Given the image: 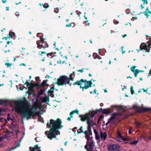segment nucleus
Returning a JSON list of instances; mask_svg holds the SVG:
<instances>
[{
  "instance_id": "57",
  "label": "nucleus",
  "mask_w": 151,
  "mask_h": 151,
  "mask_svg": "<svg viewBox=\"0 0 151 151\" xmlns=\"http://www.w3.org/2000/svg\"><path fill=\"white\" fill-rule=\"evenodd\" d=\"M57 63L58 64H60L62 63V61L61 60H58L57 61Z\"/></svg>"
},
{
  "instance_id": "19",
  "label": "nucleus",
  "mask_w": 151,
  "mask_h": 151,
  "mask_svg": "<svg viewBox=\"0 0 151 151\" xmlns=\"http://www.w3.org/2000/svg\"><path fill=\"white\" fill-rule=\"evenodd\" d=\"M48 81V80H45L43 81L42 83L40 84V88L45 87V86H48V85L47 83V82Z\"/></svg>"
},
{
  "instance_id": "31",
  "label": "nucleus",
  "mask_w": 151,
  "mask_h": 151,
  "mask_svg": "<svg viewBox=\"0 0 151 151\" xmlns=\"http://www.w3.org/2000/svg\"><path fill=\"white\" fill-rule=\"evenodd\" d=\"M43 7L45 8H48L49 7V5L47 3H45L44 4H42Z\"/></svg>"
},
{
  "instance_id": "28",
  "label": "nucleus",
  "mask_w": 151,
  "mask_h": 151,
  "mask_svg": "<svg viewBox=\"0 0 151 151\" xmlns=\"http://www.w3.org/2000/svg\"><path fill=\"white\" fill-rule=\"evenodd\" d=\"M46 90V88H45L44 89L42 90L40 89L38 93V94L39 95H41L43 94V93Z\"/></svg>"
},
{
  "instance_id": "10",
  "label": "nucleus",
  "mask_w": 151,
  "mask_h": 151,
  "mask_svg": "<svg viewBox=\"0 0 151 151\" xmlns=\"http://www.w3.org/2000/svg\"><path fill=\"white\" fill-rule=\"evenodd\" d=\"M123 116V114L118 113H114L111 114V117L109 119V120L111 121L115 119L121 118Z\"/></svg>"
},
{
  "instance_id": "36",
  "label": "nucleus",
  "mask_w": 151,
  "mask_h": 151,
  "mask_svg": "<svg viewBox=\"0 0 151 151\" xmlns=\"http://www.w3.org/2000/svg\"><path fill=\"white\" fill-rule=\"evenodd\" d=\"M38 121H39L41 122L44 123V121H43V119H42V118L41 117H40L38 119Z\"/></svg>"
},
{
  "instance_id": "55",
  "label": "nucleus",
  "mask_w": 151,
  "mask_h": 151,
  "mask_svg": "<svg viewBox=\"0 0 151 151\" xmlns=\"http://www.w3.org/2000/svg\"><path fill=\"white\" fill-rule=\"evenodd\" d=\"M142 90H143V91L144 92H146V93L147 92V89L145 90V89L144 88H143L142 89Z\"/></svg>"
},
{
  "instance_id": "52",
  "label": "nucleus",
  "mask_w": 151,
  "mask_h": 151,
  "mask_svg": "<svg viewBox=\"0 0 151 151\" xmlns=\"http://www.w3.org/2000/svg\"><path fill=\"white\" fill-rule=\"evenodd\" d=\"M104 116L103 115H101L99 117V119H102L103 117Z\"/></svg>"
},
{
  "instance_id": "42",
  "label": "nucleus",
  "mask_w": 151,
  "mask_h": 151,
  "mask_svg": "<svg viewBox=\"0 0 151 151\" xmlns=\"http://www.w3.org/2000/svg\"><path fill=\"white\" fill-rule=\"evenodd\" d=\"M92 82L91 81V80L90 81L89 85L88 86V88H90V87H91L92 85Z\"/></svg>"
},
{
  "instance_id": "9",
  "label": "nucleus",
  "mask_w": 151,
  "mask_h": 151,
  "mask_svg": "<svg viewBox=\"0 0 151 151\" xmlns=\"http://www.w3.org/2000/svg\"><path fill=\"white\" fill-rule=\"evenodd\" d=\"M88 130L84 132L83 131H82V132L83 133H84L85 134V137L88 140V142H89L88 141V140L90 138V135L91 134V127L90 126V123H88Z\"/></svg>"
},
{
  "instance_id": "22",
  "label": "nucleus",
  "mask_w": 151,
  "mask_h": 151,
  "mask_svg": "<svg viewBox=\"0 0 151 151\" xmlns=\"http://www.w3.org/2000/svg\"><path fill=\"white\" fill-rule=\"evenodd\" d=\"M28 90L29 92L31 93L33 92L34 90V88L33 85L31 84L30 85L28 86Z\"/></svg>"
},
{
  "instance_id": "4",
  "label": "nucleus",
  "mask_w": 151,
  "mask_h": 151,
  "mask_svg": "<svg viewBox=\"0 0 151 151\" xmlns=\"http://www.w3.org/2000/svg\"><path fill=\"white\" fill-rule=\"evenodd\" d=\"M61 123H47V125L49 126L52 127L50 129L49 133L47 134V137L51 139L54 137H55V134H59L60 132L58 130L63 127Z\"/></svg>"
},
{
  "instance_id": "47",
  "label": "nucleus",
  "mask_w": 151,
  "mask_h": 151,
  "mask_svg": "<svg viewBox=\"0 0 151 151\" xmlns=\"http://www.w3.org/2000/svg\"><path fill=\"white\" fill-rule=\"evenodd\" d=\"M150 76H151V69H150L149 71V73L147 76V77H148Z\"/></svg>"
},
{
  "instance_id": "2",
  "label": "nucleus",
  "mask_w": 151,
  "mask_h": 151,
  "mask_svg": "<svg viewBox=\"0 0 151 151\" xmlns=\"http://www.w3.org/2000/svg\"><path fill=\"white\" fill-rule=\"evenodd\" d=\"M100 111L104 114H108L111 113L109 109H103L101 108L99 109H96L95 110H90L88 113H86L84 115H79V117L82 122L86 121V123H94L93 119L95 115Z\"/></svg>"
},
{
  "instance_id": "60",
  "label": "nucleus",
  "mask_w": 151,
  "mask_h": 151,
  "mask_svg": "<svg viewBox=\"0 0 151 151\" xmlns=\"http://www.w3.org/2000/svg\"><path fill=\"white\" fill-rule=\"evenodd\" d=\"M78 14H77L78 15L79 17L80 16V14H81V12H80L79 11L78 12Z\"/></svg>"
},
{
  "instance_id": "33",
  "label": "nucleus",
  "mask_w": 151,
  "mask_h": 151,
  "mask_svg": "<svg viewBox=\"0 0 151 151\" xmlns=\"http://www.w3.org/2000/svg\"><path fill=\"white\" fill-rule=\"evenodd\" d=\"M138 141L137 140H135L133 142H130V143L131 145H135L138 143Z\"/></svg>"
},
{
  "instance_id": "41",
  "label": "nucleus",
  "mask_w": 151,
  "mask_h": 151,
  "mask_svg": "<svg viewBox=\"0 0 151 151\" xmlns=\"http://www.w3.org/2000/svg\"><path fill=\"white\" fill-rule=\"evenodd\" d=\"M8 35L9 36H8L6 37H3L2 39H4L5 40H7L8 38H9V33L8 34Z\"/></svg>"
},
{
  "instance_id": "1",
  "label": "nucleus",
  "mask_w": 151,
  "mask_h": 151,
  "mask_svg": "<svg viewBox=\"0 0 151 151\" xmlns=\"http://www.w3.org/2000/svg\"><path fill=\"white\" fill-rule=\"evenodd\" d=\"M26 100L18 101L17 103L15 111L28 119L33 118L38 114L37 111L38 107L37 102H35L32 107L29 108Z\"/></svg>"
},
{
  "instance_id": "39",
  "label": "nucleus",
  "mask_w": 151,
  "mask_h": 151,
  "mask_svg": "<svg viewBox=\"0 0 151 151\" xmlns=\"http://www.w3.org/2000/svg\"><path fill=\"white\" fill-rule=\"evenodd\" d=\"M24 84V85H27V86H28L29 85L31 84V83H29L27 81Z\"/></svg>"
},
{
  "instance_id": "21",
  "label": "nucleus",
  "mask_w": 151,
  "mask_h": 151,
  "mask_svg": "<svg viewBox=\"0 0 151 151\" xmlns=\"http://www.w3.org/2000/svg\"><path fill=\"white\" fill-rule=\"evenodd\" d=\"M50 123H62V121L59 118H58L55 120L52 119H51L50 120Z\"/></svg>"
},
{
  "instance_id": "44",
  "label": "nucleus",
  "mask_w": 151,
  "mask_h": 151,
  "mask_svg": "<svg viewBox=\"0 0 151 151\" xmlns=\"http://www.w3.org/2000/svg\"><path fill=\"white\" fill-rule=\"evenodd\" d=\"M124 48V46H122L121 47V50L122 51V54H123V53H124L125 52V51H123V50Z\"/></svg>"
},
{
  "instance_id": "40",
  "label": "nucleus",
  "mask_w": 151,
  "mask_h": 151,
  "mask_svg": "<svg viewBox=\"0 0 151 151\" xmlns=\"http://www.w3.org/2000/svg\"><path fill=\"white\" fill-rule=\"evenodd\" d=\"M69 116H70V117H68L67 119V120L69 121H70V120H71V118H72L73 116V115H72V116H70V115H69Z\"/></svg>"
},
{
  "instance_id": "20",
  "label": "nucleus",
  "mask_w": 151,
  "mask_h": 151,
  "mask_svg": "<svg viewBox=\"0 0 151 151\" xmlns=\"http://www.w3.org/2000/svg\"><path fill=\"white\" fill-rule=\"evenodd\" d=\"M41 101L43 103H45L48 102L49 101V96H46L43 98L41 100Z\"/></svg>"
},
{
  "instance_id": "11",
  "label": "nucleus",
  "mask_w": 151,
  "mask_h": 151,
  "mask_svg": "<svg viewBox=\"0 0 151 151\" xmlns=\"http://www.w3.org/2000/svg\"><path fill=\"white\" fill-rule=\"evenodd\" d=\"M119 148V146L117 144H114L109 145L108 149L109 150H114L118 149Z\"/></svg>"
},
{
  "instance_id": "56",
  "label": "nucleus",
  "mask_w": 151,
  "mask_h": 151,
  "mask_svg": "<svg viewBox=\"0 0 151 151\" xmlns=\"http://www.w3.org/2000/svg\"><path fill=\"white\" fill-rule=\"evenodd\" d=\"M2 1L3 3H5L7 1V0H2Z\"/></svg>"
},
{
  "instance_id": "63",
  "label": "nucleus",
  "mask_w": 151,
  "mask_h": 151,
  "mask_svg": "<svg viewBox=\"0 0 151 151\" xmlns=\"http://www.w3.org/2000/svg\"><path fill=\"white\" fill-rule=\"evenodd\" d=\"M96 90L95 89L94 90V93H95V94H96Z\"/></svg>"
},
{
  "instance_id": "45",
  "label": "nucleus",
  "mask_w": 151,
  "mask_h": 151,
  "mask_svg": "<svg viewBox=\"0 0 151 151\" xmlns=\"http://www.w3.org/2000/svg\"><path fill=\"white\" fill-rule=\"evenodd\" d=\"M135 125L137 127H139L141 126V123H136Z\"/></svg>"
},
{
  "instance_id": "24",
  "label": "nucleus",
  "mask_w": 151,
  "mask_h": 151,
  "mask_svg": "<svg viewBox=\"0 0 151 151\" xmlns=\"http://www.w3.org/2000/svg\"><path fill=\"white\" fill-rule=\"evenodd\" d=\"M16 37L15 33L11 31H10V38L12 39L13 40H15Z\"/></svg>"
},
{
  "instance_id": "49",
  "label": "nucleus",
  "mask_w": 151,
  "mask_h": 151,
  "mask_svg": "<svg viewBox=\"0 0 151 151\" xmlns=\"http://www.w3.org/2000/svg\"><path fill=\"white\" fill-rule=\"evenodd\" d=\"M15 14L17 17H18L19 15V12H16V13H15Z\"/></svg>"
},
{
  "instance_id": "7",
  "label": "nucleus",
  "mask_w": 151,
  "mask_h": 151,
  "mask_svg": "<svg viewBox=\"0 0 151 151\" xmlns=\"http://www.w3.org/2000/svg\"><path fill=\"white\" fill-rule=\"evenodd\" d=\"M134 109H136V112L138 113H140L142 112H148L151 110V109L150 108L143 107H140L139 106H137L134 107Z\"/></svg>"
},
{
  "instance_id": "17",
  "label": "nucleus",
  "mask_w": 151,
  "mask_h": 151,
  "mask_svg": "<svg viewBox=\"0 0 151 151\" xmlns=\"http://www.w3.org/2000/svg\"><path fill=\"white\" fill-rule=\"evenodd\" d=\"M100 137L104 140H105L107 137L106 133L105 132H101L100 133Z\"/></svg>"
},
{
  "instance_id": "51",
  "label": "nucleus",
  "mask_w": 151,
  "mask_h": 151,
  "mask_svg": "<svg viewBox=\"0 0 151 151\" xmlns=\"http://www.w3.org/2000/svg\"><path fill=\"white\" fill-rule=\"evenodd\" d=\"M5 65H7V67H9V63L6 62L5 63Z\"/></svg>"
},
{
  "instance_id": "50",
  "label": "nucleus",
  "mask_w": 151,
  "mask_h": 151,
  "mask_svg": "<svg viewBox=\"0 0 151 151\" xmlns=\"http://www.w3.org/2000/svg\"><path fill=\"white\" fill-rule=\"evenodd\" d=\"M7 119L8 121H9V114H7Z\"/></svg>"
},
{
  "instance_id": "25",
  "label": "nucleus",
  "mask_w": 151,
  "mask_h": 151,
  "mask_svg": "<svg viewBox=\"0 0 151 151\" xmlns=\"http://www.w3.org/2000/svg\"><path fill=\"white\" fill-rule=\"evenodd\" d=\"M116 108L118 110H121L123 111H124L126 110V109L124 108L123 106L121 105L116 106Z\"/></svg>"
},
{
  "instance_id": "12",
  "label": "nucleus",
  "mask_w": 151,
  "mask_h": 151,
  "mask_svg": "<svg viewBox=\"0 0 151 151\" xmlns=\"http://www.w3.org/2000/svg\"><path fill=\"white\" fill-rule=\"evenodd\" d=\"M53 53V52H52L47 54L46 52L45 51H42L41 53H40V52H39V55H41V56H43V54H46V57H48L51 58H52L54 56Z\"/></svg>"
},
{
  "instance_id": "27",
  "label": "nucleus",
  "mask_w": 151,
  "mask_h": 151,
  "mask_svg": "<svg viewBox=\"0 0 151 151\" xmlns=\"http://www.w3.org/2000/svg\"><path fill=\"white\" fill-rule=\"evenodd\" d=\"M75 113H76L78 114H79V111L77 109H76L75 110H74L73 111H71L70 113V116H72V115Z\"/></svg>"
},
{
  "instance_id": "6",
  "label": "nucleus",
  "mask_w": 151,
  "mask_h": 151,
  "mask_svg": "<svg viewBox=\"0 0 151 151\" xmlns=\"http://www.w3.org/2000/svg\"><path fill=\"white\" fill-rule=\"evenodd\" d=\"M40 40H38L36 42L37 45V47L38 48L41 49L43 48L44 49H45V48L49 47L48 44L47 42L45 41V39H44L42 36H40Z\"/></svg>"
},
{
  "instance_id": "46",
  "label": "nucleus",
  "mask_w": 151,
  "mask_h": 151,
  "mask_svg": "<svg viewBox=\"0 0 151 151\" xmlns=\"http://www.w3.org/2000/svg\"><path fill=\"white\" fill-rule=\"evenodd\" d=\"M121 139H122V140H124V141H126L127 140V139L126 138H125V137H122L121 138Z\"/></svg>"
},
{
  "instance_id": "53",
  "label": "nucleus",
  "mask_w": 151,
  "mask_h": 151,
  "mask_svg": "<svg viewBox=\"0 0 151 151\" xmlns=\"http://www.w3.org/2000/svg\"><path fill=\"white\" fill-rule=\"evenodd\" d=\"M136 70H137L138 71V73H139V72H144V71L143 70H139L137 69H136Z\"/></svg>"
},
{
  "instance_id": "58",
  "label": "nucleus",
  "mask_w": 151,
  "mask_h": 151,
  "mask_svg": "<svg viewBox=\"0 0 151 151\" xmlns=\"http://www.w3.org/2000/svg\"><path fill=\"white\" fill-rule=\"evenodd\" d=\"M22 65H23L24 66H26L25 64L24 63H21V64H20V66H21Z\"/></svg>"
},
{
  "instance_id": "29",
  "label": "nucleus",
  "mask_w": 151,
  "mask_h": 151,
  "mask_svg": "<svg viewBox=\"0 0 151 151\" xmlns=\"http://www.w3.org/2000/svg\"><path fill=\"white\" fill-rule=\"evenodd\" d=\"M130 91L131 94L132 95L134 93V91L133 90V87L132 86H131L130 87Z\"/></svg>"
},
{
  "instance_id": "32",
  "label": "nucleus",
  "mask_w": 151,
  "mask_h": 151,
  "mask_svg": "<svg viewBox=\"0 0 151 151\" xmlns=\"http://www.w3.org/2000/svg\"><path fill=\"white\" fill-rule=\"evenodd\" d=\"M93 58L95 59H96L97 58L98 55L96 53H93Z\"/></svg>"
},
{
  "instance_id": "59",
  "label": "nucleus",
  "mask_w": 151,
  "mask_h": 151,
  "mask_svg": "<svg viewBox=\"0 0 151 151\" xmlns=\"http://www.w3.org/2000/svg\"><path fill=\"white\" fill-rule=\"evenodd\" d=\"M82 127H81L80 128V129H79V130H80V132H79V133H81V132L82 131H83L82 130Z\"/></svg>"
},
{
  "instance_id": "62",
  "label": "nucleus",
  "mask_w": 151,
  "mask_h": 151,
  "mask_svg": "<svg viewBox=\"0 0 151 151\" xmlns=\"http://www.w3.org/2000/svg\"><path fill=\"white\" fill-rule=\"evenodd\" d=\"M21 3V1H19V2H16L15 4L16 5H17L18 4H20Z\"/></svg>"
},
{
  "instance_id": "37",
  "label": "nucleus",
  "mask_w": 151,
  "mask_h": 151,
  "mask_svg": "<svg viewBox=\"0 0 151 151\" xmlns=\"http://www.w3.org/2000/svg\"><path fill=\"white\" fill-rule=\"evenodd\" d=\"M5 111V110L4 108H0V115H1L2 112L4 111Z\"/></svg>"
},
{
  "instance_id": "13",
  "label": "nucleus",
  "mask_w": 151,
  "mask_h": 151,
  "mask_svg": "<svg viewBox=\"0 0 151 151\" xmlns=\"http://www.w3.org/2000/svg\"><path fill=\"white\" fill-rule=\"evenodd\" d=\"M136 67L135 66H133L130 68L131 71L134 73V76L135 77H137V74L139 73L138 71L136 69L135 70Z\"/></svg>"
},
{
  "instance_id": "8",
  "label": "nucleus",
  "mask_w": 151,
  "mask_h": 151,
  "mask_svg": "<svg viewBox=\"0 0 151 151\" xmlns=\"http://www.w3.org/2000/svg\"><path fill=\"white\" fill-rule=\"evenodd\" d=\"M94 142L91 141V142H87L86 145L85 146V148L87 151H92V150L94 146Z\"/></svg>"
},
{
  "instance_id": "43",
  "label": "nucleus",
  "mask_w": 151,
  "mask_h": 151,
  "mask_svg": "<svg viewBox=\"0 0 151 151\" xmlns=\"http://www.w3.org/2000/svg\"><path fill=\"white\" fill-rule=\"evenodd\" d=\"M35 80L36 82H38L40 80V77L38 76L37 77L35 78Z\"/></svg>"
},
{
  "instance_id": "64",
  "label": "nucleus",
  "mask_w": 151,
  "mask_h": 151,
  "mask_svg": "<svg viewBox=\"0 0 151 151\" xmlns=\"http://www.w3.org/2000/svg\"><path fill=\"white\" fill-rule=\"evenodd\" d=\"M141 9H142L143 8H144V6H143V4H142L141 5Z\"/></svg>"
},
{
  "instance_id": "14",
  "label": "nucleus",
  "mask_w": 151,
  "mask_h": 151,
  "mask_svg": "<svg viewBox=\"0 0 151 151\" xmlns=\"http://www.w3.org/2000/svg\"><path fill=\"white\" fill-rule=\"evenodd\" d=\"M29 150L30 151H41V149H40V147H38V145H36L34 147H29Z\"/></svg>"
},
{
  "instance_id": "34",
  "label": "nucleus",
  "mask_w": 151,
  "mask_h": 151,
  "mask_svg": "<svg viewBox=\"0 0 151 151\" xmlns=\"http://www.w3.org/2000/svg\"><path fill=\"white\" fill-rule=\"evenodd\" d=\"M148 10V8H147L146 9V10L145 11V15L147 16V18L148 17V14H147V13H150V11H148V12H147V11Z\"/></svg>"
},
{
  "instance_id": "15",
  "label": "nucleus",
  "mask_w": 151,
  "mask_h": 151,
  "mask_svg": "<svg viewBox=\"0 0 151 151\" xmlns=\"http://www.w3.org/2000/svg\"><path fill=\"white\" fill-rule=\"evenodd\" d=\"M8 104L7 101L5 99H0V105L6 106Z\"/></svg>"
},
{
  "instance_id": "23",
  "label": "nucleus",
  "mask_w": 151,
  "mask_h": 151,
  "mask_svg": "<svg viewBox=\"0 0 151 151\" xmlns=\"http://www.w3.org/2000/svg\"><path fill=\"white\" fill-rule=\"evenodd\" d=\"M94 133L95 134V138L96 140H98L99 139L100 137L99 136L98 132L96 131V129L94 130Z\"/></svg>"
},
{
  "instance_id": "54",
  "label": "nucleus",
  "mask_w": 151,
  "mask_h": 151,
  "mask_svg": "<svg viewBox=\"0 0 151 151\" xmlns=\"http://www.w3.org/2000/svg\"><path fill=\"white\" fill-rule=\"evenodd\" d=\"M132 129V128L131 127L130 128V129L129 130V134H131V133H132V132H131V129Z\"/></svg>"
},
{
  "instance_id": "26",
  "label": "nucleus",
  "mask_w": 151,
  "mask_h": 151,
  "mask_svg": "<svg viewBox=\"0 0 151 151\" xmlns=\"http://www.w3.org/2000/svg\"><path fill=\"white\" fill-rule=\"evenodd\" d=\"M31 85H33L34 88L36 87L37 89H40V84H37V83H31Z\"/></svg>"
},
{
  "instance_id": "18",
  "label": "nucleus",
  "mask_w": 151,
  "mask_h": 151,
  "mask_svg": "<svg viewBox=\"0 0 151 151\" xmlns=\"http://www.w3.org/2000/svg\"><path fill=\"white\" fill-rule=\"evenodd\" d=\"M151 45V44H148L147 45H146L143 47V49L147 50V51H146V52H150V46Z\"/></svg>"
},
{
  "instance_id": "30",
  "label": "nucleus",
  "mask_w": 151,
  "mask_h": 151,
  "mask_svg": "<svg viewBox=\"0 0 151 151\" xmlns=\"http://www.w3.org/2000/svg\"><path fill=\"white\" fill-rule=\"evenodd\" d=\"M9 131L7 132L6 134L4 135V138H9Z\"/></svg>"
},
{
  "instance_id": "16",
  "label": "nucleus",
  "mask_w": 151,
  "mask_h": 151,
  "mask_svg": "<svg viewBox=\"0 0 151 151\" xmlns=\"http://www.w3.org/2000/svg\"><path fill=\"white\" fill-rule=\"evenodd\" d=\"M54 86L52 87L49 90L48 92V93L50 96H51L52 97H54V95L53 94V93H54Z\"/></svg>"
},
{
  "instance_id": "61",
  "label": "nucleus",
  "mask_w": 151,
  "mask_h": 151,
  "mask_svg": "<svg viewBox=\"0 0 151 151\" xmlns=\"http://www.w3.org/2000/svg\"><path fill=\"white\" fill-rule=\"evenodd\" d=\"M97 58H98L99 59H101V57L99 56V55H98V56H97Z\"/></svg>"
},
{
  "instance_id": "48",
  "label": "nucleus",
  "mask_w": 151,
  "mask_h": 151,
  "mask_svg": "<svg viewBox=\"0 0 151 151\" xmlns=\"http://www.w3.org/2000/svg\"><path fill=\"white\" fill-rule=\"evenodd\" d=\"M71 23H70L66 25V27H71Z\"/></svg>"
},
{
  "instance_id": "38",
  "label": "nucleus",
  "mask_w": 151,
  "mask_h": 151,
  "mask_svg": "<svg viewBox=\"0 0 151 151\" xmlns=\"http://www.w3.org/2000/svg\"><path fill=\"white\" fill-rule=\"evenodd\" d=\"M84 69H85L84 68H82L81 69L77 70V71L81 73H83V70Z\"/></svg>"
},
{
  "instance_id": "35",
  "label": "nucleus",
  "mask_w": 151,
  "mask_h": 151,
  "mask_svg": "<svg viewBox=\"0 0 151 151\" xmlns=\"http://www.w3.org/2000/svg\"><path fill=\"white\" fill-rule=\"evenodd\" d=\"M117 133L118 137H119L121 139L122 137V136L121 133L117 131Z\"/></svg>"
},
{
  "instance_id": "5",
  "label": "nucleus",
  "mask_w": 151,
  "mask_h": 151,
  "mask_svg": "<svg viewBox=\"0 0 151 151\" xmlns=\"http://www.w3.org/2000/svg\"><path fill=\"white\" fill-rule=\"evenodd\" d=\"M90 81H87L86 79L84 80L81 79L80 80H77L76 82L73 83V86L77 85L80 86V88L82 89L83 91H84L85 89L88 88Z\"/></svg>"
},
{
  "instance_id": "3",
  "label": "nucleus",
  "mask_w": 151,
  "mask_h": 151,
  "mask_svg": "<svg viewBox=\"0 0 151 151\" xmlns=\"http://www.w3.org/2000/svg\"><path fill=\"white\" fill-rule=\"evenodd\" d=\"M75 72L73 71L69 75V77L65 76H60L59 78L57 79V81L54 84H57L58 86L63 85L66 86V84H68L70 86L72 83L70 82V81H73L74 78L72 77V76L73 75L75 76Z\"/></svg>"
}]
</instances>
